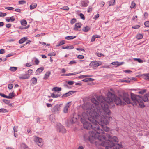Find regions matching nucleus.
<instances>
[{"instance_id": "cd10ccee", "label": "nucleus", "mask_w": 149, "mask_h": 149, "mask_svg": "<svg viewBox=\"0 0 149 149\" xmlns=\"http://www.w3.org/2000/svg\"><path fill=\"white\" fill-rule=\"evenodd\" d=\"M143 76L146 80H149V74H143Z\"/></svg>"}, {"instance_id": "09e8293b", "label": "nucleus", "mask_w": 149, "mask_h": 149, "mask_svg": "<svg viewBox=\"0 0 149 149\" xmlns=\"http://www.w3.org/2000/svg\"><path fill=\"white\" fill-rule=\"evenodd\" d=\"M144 25L146 27H149V21H146L144 23Z\"/></svg>"}, {"instance_id": "603ef678", "label": "nucleus", "mask_w": 149, "mask_h": 149, "mask_svg": "<svg viewBox=\"0 0 149 149\" xmlns=\"http://www.w3.org/2000/svg\"><path fill=\"white\" fill-rule=\"evenodd\" d=\"M32 70L31 69L29 70L28 71V74H29V77L31 75V74L32 73Z\"/></svg>"}, {"instance_id": "ddd939ff", "label": "nucleus", "mask_w": 149, "mask_h": 149, "mask_svg": "<svg viewBox=\"0 0 149 149\" xmlns=\"http://www.w3.org/2000/svg\"><path fill=\"white\" fill-rule=\"evenodd\" d=\"M75 91H70L68 93H67L64 94L62 96V97H66L70 96V95L73 94Z\"/></svg>"}, {"instance_id": "bf43d9fd", "label": "nucleus", "mask_w": 149, "mask_h": 149, "mask_svg": "<svg viewBox=\"0 0 149 149\" xmlns=\"http://www.w3.org/2000/svg\"><path fill=\"white\" fill-rule=\"evenodd\" d=\"M10 20L11 22H13L14 21H15V18H14L13 16L10 17Z\"/></svg>"}, {"instance_id": "c756f323", "label": "nucleus", "mask_w": 149, "mask_h": 149, "mask_svg": "<svg viewBox=\"0 0 149 149\" xmlns=\"http://www.w3.org/2000/svg\"><path fill=\"white\" fill-rule=\"evenodd\" d=\"M65 44V41L64 40H62L59 43H58L57 45H56V47H59L61 45H62Z\"/></svg>"}, {"instance_id": "69168bd1", "label": "nucleus", "mask_w": 149, "mask_h": 149, "mask_svg": "<svg viewBox=\"0 0 149 149\" xmlns=\"http://www.w3.org/2000/svg\"><path fill=\"white\" fill-rule=\"evenodd\" d=\"M25 65L26 67H30L32 66V65L30 63H26Z\"/></svg>"}, {"instance_id": "e2e57ef3", "label": "nucleus", "mask_w": 149, "mask_h": 149, "mask_svg": "<svg viewBox=\"0 0 149 149\" xmlns=\"http://www.w3.org/2000/svg\"><path fill=\"white\" fill-rule=\"evenodd\" d=\"M5 52V51L4 49H1L0 50V54H4Z\"/></svg>"}, {"instance_id": "de8ad7c7", "label": "nucleus", "mask_w": 149, "mask_h": 149, "mask_svg": "<svg viewBox=\"0 0 149 149\" xmlns=\"http://www.w3.org/2000/svg\"><path fill=\"white\" fill-rule=\"evenodd\" d=\"M84 58V56L83 55H79L77 56V58L80 59H83Z\"/></svg>"}, {"instance_id": "9d476101", "label": "nucleus", "mask_w": 149, "mask_h": 149, "mask_svg": "<svg viewBox=\"0 0 149 149\" xmlns=\"http://www.w3.org/2000/svg\"><path fill=\"white\" fill-rule=\"evenodd\" d=\"M99 65V63L97 61H92L89 64L90 66L94 67H96Z\"/></svg>"}, {"instance_id": "72a5a7b5", "label": "nucleus", "mask_w": 149, "mask_h": 149, "mask_svg": "<svg viewBox=\"0 0 149 149\" xmlns=\"http://www.w3.org/2000/svg\"><path fill=\"white\" fill-rule=\"evenodd\" d=\"M81 4L82 6V7H86L87 6V4L85 1H83L81 2Z\"/></svg>"}, {"instance_id": "6ab92c4d", "label": "nucleus", "mask_w": 149, "mask_h": 149, "mask_svg": "<svg viewBox=\"0 0 149 149\" xmlns=\"http://www.w3.org/2000/svg\"><path fill=\"white\" fill-rule=\"evenodd\" d=\"M27 39L28 38L27 37H24L19 40V44H22L27 40Z\"/></svg>"}, {"instance_id": "20e7f679", "label": "nucleus", "mask_w": 149, "mask_h": 149, "mask_svg": "<svg viewBox=\"0 0 149 149\" xmlns=\"http://www.w3.org/2000/svg\"><path fill=\"white\" fill-rule=\"evenodd\" d=\"M110 93L112 96H113L114 98V99L111 98L113 99V103H111V104H108V105H111L113 104V101H114L115 103L117 105H124L126 104L125 103L123 102L119 97L115 96V95H112V93L111 92Z\"/></svg>"}, {"instance_id": "6e6552de", "label": "nucleus", "mask_w": 149, "mask_h": 149, "mask_svg": "<svg viewBox=\"0 0 149 149\" xmlns=\"http://www.w3.org/2000/svg\"><path fill=\"white\" fill-rule=\"evenodd\" d=\"M58 130L59 132L62 133H65L66 132V130L64 127L60 124H58L57 125Z\"/></svg>"}, {"instance_id": "c9c22d12", "label": "nucleus", "mask_w": 149, "mask_h": 149, "mask_svg": "<svg viewBox=\"0 0 149 149\" xmlns=\"http://www.w3.org/2000/svg\"><path fill=\"white\" fill-rule=\"evenodd\" d=\"M136 6V4L134 1L132 2L131 5L130 6V7L131 8H133Z\"/></svg>"}, {"instance_id": "423d86ee", "label": "nucleus", "mask_w": 149, "mask_h": 149, "mask_svg": "<svg viewBox=\"0 0 149 149\" xmlns=\"http://www.w3.org/2000/svg\"><path fill=\"white\" fill-rule=\"evenodd\" d=\"M61 104H58L55 105L51 109V111L54 113H58L60 110V107Z\"/></svg>"}, {"instance_id": "412c9836", "label": "nucleus", "mask_w": 149, "mask_h": 149, "mask_svg": "<svg viewBox=\"0 0 149 149\" xmlns=\"http://www.w3.org/2000/svg\"><path fill=\"white\" fill-rule=\"evenodd\" d=\"M37 79L35 77H33L31 79V81L32 82L31 85H33L36 84L37 82Z\"/></svg>"}, {"instance_id": "774afa93", "label": "nucleus", "mask_w": 149, "mask_h": 149, "mask_svg": "<svg viewBox=\"0 0 149 149\" xmlns=\"http://www.w3.org/2000/svg\"><path fill=\"white\" fill-rule=\"evenodd\" d=\"M39 63V61L38 59H36L35 60V63L36 64L38 65Z\"/></svg>"}, {"instance_id": "a211bd4d", "label": "nucleus", "mask_w": 149, "mask_h": 149, "mask_svg": "<svg viewBox=\"0 0 149 149\" xmlns=\"http://www.w3.org/2000/svg\"><path fill=\"white\" fill-rule=\"evenodd\" d=\"M82 24L80 23H76L75 25V26L74 28V29L76 31L78 30V28H80Z\"/></svg>"}, {"instance_id": "4468645a", "label": "nucleus", "mask_w": 149, "mask_h": 149, "mask_svg": "<svg viewBox=\"0 0 149 149\" xmlns=\"http://www.w3.org/2000/svg\"><path fill=\"white\" fill-rule=\"evenodd\" d=\"M44 70V67H41L38 68L36 70L35 73L36 74H39L43 71Z\"/></svg>"}, {"instance_id": "4be33fe9", "label": "nucleus", "mask_w": 149, "mask_h": 149, "mask_svg": "<svg viewBox=\"0 0 149 149\" xmlns=\"http://www.w3.org/2000/svg\"><path fill=\"white\" fill-rule=\"evenodd\" d=\"M61 90V88L56 87H54L52 89V91H54L56 92H60Z\"/></svg>"}, {"instance_id": "f8f14e48", "label": "nucleus", "mask_w": 149, "mask_h": 149, "mask_svg": "<svg viewBox=\"0 0 149 149\" xmlns=\"http://www.w3.org/2000/svg\"><path fill=\"white\" fill-rule=\"evenodd\" d=\"M61 95V92H58L57 94L54 93H52L51 94V97L53 98H57L59 97Z\"/></svg>"}, {"instance_id": "ea45409f", "label": "nucleus", "mask_w": 149, "mask_h": 149, "mask_svg": "<svg viewBox=\"0 0 149 149\" xmlns=\"http://www.w3.org/2000/svg\"><path fill=\"white\" fill-rule=\"evenodd\" d=\"M76 19L75 18H73L70 21V23L72 24H73L74 23L76 22Z\"/></svg>"}, {"instance_id": "f03ea898", "label": "nucleus", "mask_w": 149, "mask_h": 149, "mask_svg": "<svg viewBox=\"0 0 149 149\" xmlns=\"http://www.w3.org/2000/svg\"><path fill=\"white\" fill-rule=\"evenodd\" d=\"M87 116H90V118L88 117L85 118L84 117V115H85V113L82 114L83 118L81 119V121L83 124L84 127L88 130L92 129L93 131L89 132V136L88 137L89 140L91 141L94 139H96L98 133L101 134L103 132L102 129H100V127L97 124V120L98 118H100V115L97 114L96 117H93L90 115L89 113L86 111Z\"/></svg>"}, {"instance_id": "2eb2a0df", "label": "nucleus", "mask_w": 149, "mask_h": 149, "mask_svg": "<svg viewBox=\"0 0 149 149\" xmlns=\"http://www.w3.org/2000/svg\"><path fill=\"white\" fill-rule=\"evenodd\" d=\"M124 63V62H120L118 61H116L112 62L111 64L113 65L116 66V67L122 65Z\"/></svg>"}, {"instance_id": "7c9ffc66", "label": "nucleus", "mask_w": 149, "mask_h": 149, "mask_svg": "<svg viewBox=\"0 0 149 149\" xmlns=\"http://www.w3.org/2000/svg\"><path fill=\"white\" fill-rule=\"evenodd\" d=\"M115 0H111L109 2V6H113L114 5Z\"/></svg>"}, {"instance_id": "58836bf2", "label": "nucleus", "mask_w": 149, "mask_h": 149, "mask_svg": "<svg viewBox=\"0 0 149 149\" xmlns=\"http://www.w3.org/2000/svg\"><path fill=\"white\" fill-rule=\"evenodd\" d=\"M19 4L23 5L26 3V2L24 0H21L19 1Z\"/></svg>"}, {"instance_id": "5fc2aeb1", "label": "nucleus", "mask_w": 149, "mask_h": 149, "mask_svg": "<svg viewBox=\"0 0 149 149\" xmlns=\"http://www.w3.org/2000/svg\"><path fill=\"white\" fill-rule=\"evenodd\" d=\"M56 55V54L53 52L50 53L48 54V55L49 56H55Z\"/></svg>"}, {"instance_id": "680f3d73", "label": "nucleus", "mask_w": 149, "mask_h": 149, "mask_svg": "<svg viewBox=\"0 0 149 149\" xmlns=\"http://www.w3.org/2000/svg\"><path fill=\"white\" fill-rule=\"evenodd\" d=\"M124 81L125 82L129 83L131 81V79H130L129 78L127 80H124Z\"/></svg>"}, {"instance_id": "c85d7f7f", "label": "nucleus", "mask_w": 149, "mask_h": 149, "mask_svg": "<svg viewBox=\"0 0 149 149\" xmlns=\"http://www.w3.org/2000/svg\"><path fill=\"white\" fill-rule=\"evenodd\" d=\"M37 6V4L36 3H33L30 6V8L31 10L33 9L36 8Z\"/></svg>"}, {"instance_id": "864d4df0", "label": "nucleus", "mask_w": 149, "mask_h": 149, "mask_svg": "<svg viewBox=\"0 0 149 149\" xmlns=\"http://www.w3.org/2000/svg\"><path fill=\"white\" fill-rule=\"evenodd\" d=\"M77 63L76 61L75 60H72L71 61L69 64L70 65H72L73 64H75Z\"/></svg>"}, {"instance_id": "0e129e2a", "label": "nucleus", "mask_w": 149, "mask_h": 149, "mask_svg": "<svg viewBox=\"0 0 149 149\" xmlns=\"http://www.w3.org/2000/svg\"><path fill=\"white\" fill-rule=\"evenodd\" d=\"M11 26V25L10 24H8L6 25V26L7 28H10Z\"/></svg>"}, {"instance_id": "b1692460", "label": "nucleus", "mask_w": 149, "mask_h": 149, "mask_svg": "<svg viewBox=\"0 0 149 149\" xmlns=\"http://www.w3.org/2000/svg\"><path fill=\"white\" fill-rule=\"evenodd\" d=\"M90 30V28L88 26L84 27L82 29V31L85 32L89 31Z\"/></svg>"}, {"instance_id": "1a4fd4ad", "label": "nucleus", "mask_w": 149, "mask_h": 149, "mask_svg": "<svg viewBox=\"0 0 149 149\" xmlns=\"http://www.w3.org/2000/svg\"><path fill=\"white\" fill-rule=\"evenodd\" d=\"M123 99V100L127 103L129 104L131 103V100L128 98L127 95L124 94Z\"/></svg>"}, {"instance_id": "49530a36", "label": "nucleus", "mask_w": 149, "mask_h": 149, "mask_svg": "<svg viewBox=\"0 0 149 149\" xmlns=\"http://www.w3.org/2000/svg\"><path fill=\"white\" fill-rule=\"evenodd\" d=\"M8 89L10 90L12 89L13 88V85L12 84H8Z\"/></svg>"}, {"instance_id": "2f4dec72", "label": "nucleus", "mask_w": 149, "mask_h": 149, "mask_svg": "<svg viewBox=\"0 0 149 149\" xmlns=\"http://www.w3.org/2000/svg\"><path fill=\"white\" fill-rule=\"evenodd\" d=\"M17 67H10L9 70L11 71L14 72L17 70Z\"/></svg>"}, {"instance_id": "473e14b6", "label": "nucleus", "mask_w": 149, "mask_h": 149, "mask_svg": "<svg viewBox=\"0 0 149 149\" xmlns=\"http://www.w3.org/2000/svg\"><path fill=\"white\" fill-rule=\"evenodd\" d=\"M21 23L22 25H23L24 26H26L27 23L26 21L24 19H23L21 21Z\"/></svg>"}, {"instance_id": "f257e3e1", "label": "nucleus", "mask_w": 149, "mask_h": 149, "mask_svg": "<svg viewBox=\"0 0 149 149\" xmlns=\"http://www.w3.org/2000/svg\"><path fill=\"white\" fill-rule=\"evenodd\" d=\"M97 100L95 98L91 99V102L93 103L91 105V107L87 108L86 111L89 113L90 115L93 117H96L97 114L101 115L102 113L101 112V109L99 106L100 102L103 111L108 115L111 113L109 109L108 104L113 103V99L109 97H106L103 100L102 96H97L96 97Z\"/></svg>"}, {"instance_id": "4d7b16f0", "label": "nucleus", "mask_w": 149, "mask_h": 149, "mask_svg": "<svg viewBox=\"0 0 149 149\" xmlns=\"http://www.w3.org/2000/svg\"><path fill=\"white\" fill-rule=\"evenodd\" d=\"M62 9L64 10H69V8L67 6H64L63 7Z\"/></svg>"}, {"instance_id": "3c124183", "label": "nucleus", "mask_w": 149, "mask_h": 149, "mask_svg": "<svg viewBox=\"0 0 149 149\" xmlns=\"http://www.w3.org/2000/svg\"><path fill=\"white\" fill-rule=\"evenodd\" d=\"M140 26L139 25H136L135 26H132V28L134 29H138L139 28Z\"/></svg>"}, {"instance_id": "4c0bfd02", "label": "nucleus", "mask_w": 149, "mask_h": 149, "mask_svg": "<svg viewBox=\"0 0 149 149\" xmlns=\"http://www.w3.org/2000/svg\"><path fill=\"white\" fill-rule=\"evenodd\" d=\"M21 146L24 149H28V146L24 143H22Z\"/></svg>"}, {"instance_id": "f3484780", "label": "nucleus", "mask_w": 149, "mask_h": 149, "mask_svg": "<svg viewBox=\"0 0 149 149\" xmlns=\"http://www.w3.org/2000/svg\"><path fill=\"white\" fill-rule=\"evenodd\" d=\"M141 99L142 100L145 102H146L148 101V95H145L143 97L141 96Z\"/></svg>"}, {"instance_id": "dca6fc26", "label": "nucleus", "mask_w": 149, "mask_h": 149, "mask_svg": "<svg viewBox=\"0 0 149 149\" xmlns=\"http://www.w3.org/2000/svg\"><path fill=\"white\" fill-rule=\"evenodd\" d=\"M138 104L141 108H143L145 107V105L143 102V101L141 99H139L137 102V104Z\"/></svg>"}, {"instance_id": "bb28decb", "label": "nucleus", "mask_w": 149, "mask_h": 149, "mask_svg": "<svg viewBox=\"0 0 149 149\" xmlns=\"http://www.w3.org/2000/svg\"><path fill=\"white\" fill-rule=\"evenodd\" d=\"M76 37L75 36H68L66 37L65 38L67 40H70V39H72L74 38H75Z\"/></svg>"}, {"instance_id": "393cba45", "label": "nucleus", "mask_w": 149, "mask_h": 149, "mask_svg": "<svg viewBox=\"0 0 149 149\" xmlns=\"http://www.w3.org/2000/svg\"><path fill=\"white\" fill-rule=\"evenodd\" d=\"M15 96L14 93V91L10 93L9 94V96H8L7 98L8 99H12L13 97Z\"/></svg>"}, {"instance_id": "5701e85b", "label": "nucleus", "mask_w": 149, "mask_h": 149, "mask_svg": "<svg viewBox=\"0 0 149 149\" xmlns=\"http://www.w3.org/2000/svg\"><path fill=\"white\" fill-rule=\"evenodd\" d=\"M69 103H68L64 107L63 112L64 113H66L68 112V109L69 107Z\"/></svg>"}, {"instance_id": "c03bdc74", "label": "nucleus", "mask_w": 149, "mask_h": 149, "mask_svg": "<svg viewBox=\"0 0 149 149\" xmlns=\"http://www.w3.org/2000/svg\"><path fill=\"white\" fill-rule=\"evenodd\" d=\"M80 17L83 20H85V18L84 15L81 13H80L79 15Z\"/></svg>"}, {"instance_id": "6e6d98bb", "label": "nucleus", "mask_w": 149, "mask_h": 149, "mask_svg": "<svg viewBox=\"0 0 149 149\" xmlns=\"http://www.w3.org/2000/svg\"><path fill=\"white\" fill-rule=\"evenodd\" d=\"M146 90L145 89H143L138 92V93L141 94L144 93L146 91Z\"/></svg>"}, {"instance_id": "8fccbe9b", "label": "nucleus", "mask_w": 149, "mask_h": 149, "mask_svg": "<svg viewBox=\"0 0 149 149\" xmlns=\"http://www.w3.org/2000/svg\"><path fill=\"white\" fill-rule=\"evenodd\" d=\"M7 15V14L5 13L0 12V17H3L6 16Z\"/></svg>"}, {"instance_id": "79ce46f5", "label": "nucleus", "mask_w": 149, "mask_h": 149, "mask_svg": "<svg viewBox=\"0 0 149 149\" xmlns=\"http://www.w3.org/2000/svg\"><path fill=\"white\" fill-rule=\"evenodd\" d=\"M4 8L9 10H12L14 9L13 7H5Z\"/></svg>"}, {"instance_id": "a878e982", "label": "nucleus", "mask_w": 149, "mask_h": 149, "mask_svg": "<svg viewBox=\"0 0 149 149\" xmlns=\"http://www.w3.org/2000/svg\"><path fill=\"white\" fill-rule=\"evenodd\" d=\"M8 111L4 108L0 109V113H5L8 112Z\"/></svg>"}, {"instance_id": "a19ab883", "label": "nucleus", "mask_w": 149, "mask_h": 149, "mask_svg": "<svg viewBox=\"0 0 149 149\" xmlns=\"http://www.w3.org/2000/svg\"><path fill=\"white\" fill-rule=\"evenodd\" d=\"M80 72H79V73H80ZM79 73L78 72H74V73H67V76H71V75H74L75 74H78Z\"/></svg>"}, {"instance_id": "a18cd8bd", "label": "nucleus", "mask_w": 149, "mask_h": 149, "mask_svg": "<svg viewBox=\"0 0 149 149\" xmlns=\"http://www.w3.org/2000/svg\"><path fill=\"white\" fill-rule=\"evenodd\" d=\"M66 82L69 85H72L74 84V82L73 81H67Z\"/></svg>"}, {"instance_id": "052dcab7", "label": "nucleus", "mask_w": 149, "mask_h": 149, "mask_svg": "<svg viewBox=\"0 0 149 149\" xmlns=\"http://www.w3.org/2000/svg\"><path fill=\"white\" fill-rule=\"evenodd\" d=\"M99 17V14L97 13L93 17L94 19H96Z\"/></svg>"}, {"instance_id": "37998d69", "label": "nucleus", "mask_w": 149, "mask_h": 149, "mask_svg": "<svg viewBox=\"0 0 149 149\" xmlns=\"http://www.w3.org/2000/svg\"><path fill=\"white\" fill-rule=\"evenodd\" d=\"M3 101L5 104H8L9 102H10V101L8 100L5 99H3Z\"/></svg>"}, {"instance_id": "9b49d317", "label": "nucleus", "mask_w": 149, "mask_h": 149, "mask_svg": "<svg viewBox=\"0 0 149 149\" xmlns=\"http://www.w3.org/2000/svg\"><path fill=\"white\" fill-rule=\"evenodd\" d=\"M29 77V74H24L19 77L20 79H28Z\"/></svg>"}, {"instance_id": "338daca9", "label": "nucleus", "mask_w": 149, "mask_h": 149, "mask_svg": "<svg viewBox=\"0 0 149 149\" xmlns=\"http://www.w3.org/2000/svg\"><path fill=\"white\" fill-rule=\"evenodd\" d=\"M92 11V8L90 7L88 8V9L87 12L88 13L91 12Z\"/></svg>"}, {"instance_id": "39448f33", "label": "nucleus", "mask_w": 149, "mask_h": 149, "mask_svg": "<svg viewBox=\"0 0 149 149\" xmlns=\"http://www.w3.org/2000/svg\"><path fill=\"white\" fill-rule=\"evenodd\" d=\"M131 99L133 102L132 105L133 106H135L137 105V102L140 98L141 96L135 95L133 93L131 94Z\"/></svg>"}, {"instance_id": "13d9d810", "label": "nucleus", "mask_w": 149, "mask_h": 149, "mask_svg": "<svg viewBox=\"0 0 149 149\" xmlns=\"http://www.w3.org/2000/svg\"><path fill=\"white\" fill-rule=\"evenodd\" d=\"M0 95L3 97H5L7 98L8 96H7L3 93H0Z\"/></svg>"}, {"instance_id": "7ed1b4c3", "label": "nucleus", "mask_w": 149, "mask_h": 149, "mask_svg": "<svg viewBox=\"0 0 149 149\" xmlns=\"http://www.w3.org/2000/svg\"><path fill=\"white\" fill-rule=\"evenodd\" d=\"M100 118H98L97 120V124L100 125L101 128L103 132L101 134L98 133V135L96 139L100 141H102V145L105 146L108 144V141H113L116 142L118 143L119 140L117 137L116 136H111L109 134L106 133L104 135H100V134H102L104 133V131L106 132H108L109 131V128L107 127V125L108 124V121L107 118H104V116L102 114H100L99 115Z\"/></svg>"}, {"instance_id": "aec40b11", "label": "nucleus", "mask_w": 149, "mask_h": 149, "mask_svg": "<svg viewBox=\"0 0 149 149\" xmlns=\"http://www.w3.org/2000/svg\"><path fill=\"white\" fill-rule=\"evenodd\" d=\"M50 74L51 72L50 71H48L44 75V77L43 78V79L45 80L47 79L49 77Z\"/></svg>"}, {"instance_id": "f704fd0d", "label": "nucleus", "mask_w": 149, "mask_h": 149, "mask_svg": "<svg viewBox=\"0 0 149 149\" xmlns=\"http://www.w3.org/2000/svg\"><path fill=\"white\" fill-rule=\"evenodd\" d=\"M143 37V35L140 34H138L136 36V38L138 40L142 39Z\"/></svg>"}, {"instance_id": "0eeeda50", "label": "nucleus", "mask_w": 149, "mask_h": 149, "mask_svg": "<svg viewBox=\"0 0 149 149\" xmlns=\"http://www.w3.org/2000/svg\"><path fill=\"white\" fill-rule=\"evenodd\" d=\"M34 141L39 146H42L43 145V141L42 138L35 136Z\"/></svg>"}, {"instance_id": "e433bc0d", "label": "nucleus", "mask_w": 149, "mask_h": 149, "mask_svg": "<svg viewBox=\"0 0 149 149\" xmlns=\"http://www.w3.org/2000/svg\"><path fill=\"white\" fill-rule=\"evenodd\" d=\"M91 76L89 75H82L79 76L78 77L79 78H84V77H91Z\"/></svg>"}]
</instances>
